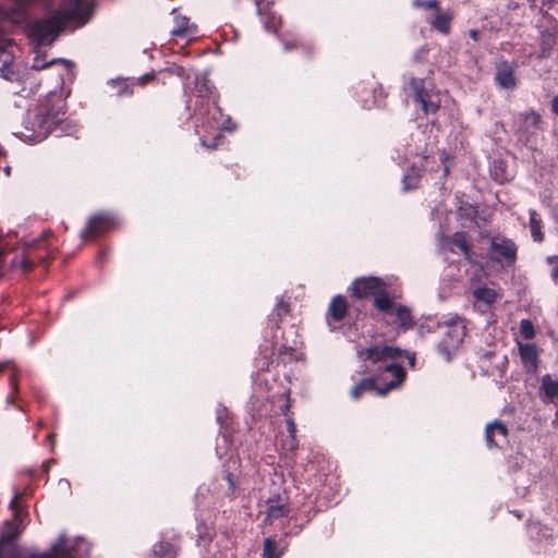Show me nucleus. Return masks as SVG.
Returning <instances> with one entry per match:
<instances>
[{
    "label": "nucleus",
    "instance_id": "nucleus-38",
    "mask_svg": "<svg viewBox=\"0 0 558 558\" xmlns=\"http://www.w3.org/2000/svg\"><path fill=\"white\" fill-rule=\"evenodd\" d=\"M153 76L151 75H144L142 76L141 78H138V84H144L146 83L148 80H150Z\"/></svg>",
    "mask_w": 558,
    "mask_h": 558
},
{
    "label": "nucleus",
    "instance_id": "nucleus-41",
    "mask_svg": "<svg viewBox=\"0 0 558 558\" xmlns=\"http://www.w3.org/2000/svg\"><path fill=\"white\" fill-rule=\"evenodd\" d=\"M294 46H295L294 44H293L292 46H290V44H289V43H286V44H284V49H286V50H290V49H292V47H294Z\"/></svg>",
    "mask_w": 558,
    "mask_h": 558
},
{
    "label": "nucleus",
    "instance_id": "nucleus-49",
    "mask_svg": "<svg viewBox=\"0 0 558 558\" xmlns=\"http://www.w3.org/2000/svg\"><path fill=\"white\" fill-rule=\"evenodd\" d=\"M409 363H410L411 365H413V364H414V356L410 357Z\"/></svg>",
    "mask_w": 558,
    "mask_h": 558
},
{
    "label": "nucleus",
    "instance_id": "nucleus-48",
    "mask_svg": "<svg viewBox=\"0 0 558 558\" xmlns=\"http://www.w3.org/2000/svg\"><path fill=\"white\" fill-rule=\"evenodd\" d=\"M217 420H218L219 422H221V423H222V415H221V413H220V412H218Z\"/></svg>",
    "mask_w": 558,
    "mask_h": 558
},
{
    "label": "nucleus",
    "instance_id": "nucleus-40",
    "mask_svg": "<svg viewBox=\"0 0 558 558\" xmlns=\"http://www.w3.org/2000/svg\"><path fill=\"white\" fill-rule=\"evenodd\" d=\"M9 366H10V363H3V364H0V373H2V372H3V369H4L5 367H9Z\"/></svg>",
    "mask_w": 558,
    "mask_h": 558
},
{
    "label": "nucleus",
    "instance_id": "nucleus-25",
    "mask_svg": "<svg viewBox=\"0 0 558 558\" xmlns=\"http://www.w3.org/2000/svg\"><path fill=\"white\" fill-rule=\"evenodd\" d=\"M523 124L526 131L538 129L541 124V117L536 112H526L522 116Z\"/></svg>",
    "mask_w": 558,
    "mask_h": 558
},
{
    "label": "nucleus",
    "instance_id": "nucleus-45",
    "mask_svg": "<svg viewBox=\"0 0 558 558\" xmlns=\"http://www.w3.org/2000/svg\"><path fill=\"white\" fill-rule=\"evenodd\" d=\"M7 402H8V403H12V402H13V397H12L11 395H9V396L7 397Z\"/></svg>",
    "mask_w": 558,
    "mask_h": 558
},
{
    "label": "nucleus",
    "instance_id": "nucleus-5",
    "mask_svg": "<svg viewBox=\"0 0 558 558\" xmlns=\"http://www.w3.org/2000/svg\"><path fill=\"white\" fill-rule=\"evenodd\" d=\"M442 338L438 343L440 354L447 361L459 350L465 336V325L460 317H454L444 325Z\"/></svg>",
    "mask_w": 558,
    "mask_h": 558
},
{
    "label": "nucleus",
    "instance_id": "nucleus-19",
    "mask_svg": "<svg viewBox=\"0 0 558 558\" xmlns=\"http://www.w3.org/2000/svg\"><path fill=\"white\" fill-rule=\"evenodd\" d=\"M452 14L449 11H438L432 22V26L442 34H448L450 31Z\"/></svg>",
    "mask_w": 558,
    "mask_h": 558
},
{
    "label": "nucleus",
    "instance_id": "nucleus-22",
    "mask_svg": "<svg viewBox=\"0 0 558 558\" xmlns=\"http://www.w3.org/2000/svg\"><path fill=\"white\" fill-rule=\"evenodd\" d=\"M154 556L156 558H175L177 548L168 543H158L154 546Z\"/></svg>",
    "mask_w": 558,
    "mask_h": 558
},
{
    "label": "nucleus",
    "instance_id": "nucleus-13",
    "mask_svg": "<svg viewBox=\"0 0 558 558\" xmlns=\"http://www.w3.org/2000/svg\"><path fill=\"white\" fill-rule=\"evenodd\" d=\"M440 247L442 251L460 252L465 257H469V246L466 236L463 232H457L451 240L444 236L440 239Z\"/></svg>",
    "mask_w": 558,
    "mask_h": 558
},
{
    "label": "nucleus",
    "instance_id": "nucleus-46",
    "mask_svg": "<svg viewBox=\"0 0 558 558\" xmlns=\"http://www.w3.org/2000/svg\"><path fill=\"white\" fill-rule=\"evenodd\" d=\"M471 36L476 39L477 37V32L476 31H471Z\"/></svg>",
    "mask_w": 558,
    "mask_h": 558
},
{
    "label": "nucleus",
    "instance_id": "nucleus-51",
    "mask_svg": "<svg viewBox=\"0 0 558 558\" xmlns=\"http://www.w3.org/2000/svg\"><path fill=\"white\" fill-rule=\"evenodd\" d=\"M444 173H445V174H447V173H448V167H447V166H445V167H444Z\"/></svg>",
    "mask_w": 558,
    "mask_h": 558
},
{
    "label": "nucleus",
    "instance_id": "nucleus-43",
    "mask_svg": "<svg viewBox=\"0 0 558 558\" xmlns=\"http://www.w3.org/2000/svg\"><path fill=\"white\" fill-rule=\"evenodd\" d=\"M227 478H228V482H229L230 486H231V487H233V482H232V480H231V475H230V474H228V475H227Z\"/></svg>",
    "mask_w": 558,
    "mask_h": 558
},
{
    "label": "nucleus",
    "instance_id": "nucleus-4",
    "mask_svg": "<svg viewBox=\"0 0 558 558\" xmlns=\"http://www.w3.org/2000/svg\"><path fill=\"white\" fill-rule=\"evenodd\" d=\"M375 307L383 315L386 324H397L400 331L410 329L414 324L410 310L396 304L390 298L377 299Z\"/></svg>",
    "mask_w": 558,
    "mask_h": 558
},
{
    "label": "nucleus",
    "instance_id": "nucleus-36",
    "mask_svg": "<svg viewBox=\"0 0 558 558\" xmlns=\"http://www.w3.org/2000/svg\"><path fill=\"white\" fill-rule=\"evenodd\" d=\"M414 4L416 7H424L426 9H432V8H435L437 5V1L436 0H428L426 2H421V1L415 0Z\"/></svg>",
    "mask_w": 558,
    "mask_h": 558
},
{
    "label": "nucleus",
    "instance_id": "nucleus-42",
    "mask_svg": "<svg viewBox=\"0 0 558 558\" xmlns=\"http://www.w3.org/2000/svg\"><path fill=\"white\" fill-rule=\"evenodd\" d=\"M3 171H4L5 175H10V173H11V168H10V167H5V168L3 169Z\"/></svg>",
    "mask_w": 558,
    "mask_h": 558
},
{
    "label": "nucleus",
    "instance_id": "nucleus-24",
    "mask_svg": "<svg viewBox=\"0 0 558 558\" xmlns=\"http://www.w3.org/2000/svg\"><path fill=\"white\" fill-rule=\"evenodd\" d=\"M282 555V550L278 549L275 542L271 538H266L264 542L263 558H279Z\"/></svg>",
    "mask_w": 558,
    "mask_h": 558
},
{
    "label": "nucleus",
    "instance_id": "nucleus-33",
    "mask_svg": "<svg viewBox=\"0 0 558 558\" xmlns=\"http://www.w3.org/2000/svg\"><path fill=\"white\" fill-rule=\"evenodd\" d=\"M287 313H288V305L284 304L283 302H279L274 310L272 316L281 317V316L286 315Z\"/></svg>",
    "mask_w": 558,
    "mask_h": 558
},
{
    "label": "nucleus",
    "instance_id": "nucleus-14",
    "mask_svg": "<svg viewBox=\"0 0 558 558\" xmlns=\"http://www.w3.org/2000/svg\"><path fill=\"white\" fill-rule=\"evenodd\" d=\"M174 27L171 33L174 36L191 37L196 34V26L190 24L189 19L181 15L174 16Z\"/></svg>",
    "mask_w": 558,
    "mask_h": 558
},
{
    "label": "nucleus",
    "instance_id": "nucleus-23",
    "mask_svg": "<svg viewBox=\"0 0 558 558\" xmlns=\"http://www.w3.org/2000/svg\"><path fill=\"white\" fill-rule=\"evenodd\" d=\"M376 390V384L373 378H367L361 380L359 384H356L351 389V396L354 399H357L364 393L365 391Z\"/></svg>",
    "mask_w": 558,
    "mask_h": 558
},
{
    "label": "nucleus",
    "instance_id": "nucleus-44",
    "mask_svg": "<svg viewBox=\"0 0 558 558\" xmlns=\"http://www.w3.org/2000/svg\"><path fill=\"white\" fill-rule=\"evenodd\" d=\"M256 5L258 8V13L262 14L260 2L258 0H256Z\"/></svg>",
    "mask_w": 558,
    "mask_h": 558
},
{
    "label": "nucleus",
    "instance_id": "nucleus-11",
    "mask_svg": "<svg viewBox=\"0 0 558 558\" xmlns=\"http://www.w3.org/2000/svg\"><path fill=\"white\" fill-rule=\"evenodd\" d=\"M485 438L488 447H500L507 442L508 428L500 421L486 425Z\"/></svg>",
    "mask_w": 558,
    "mask_h": 558
},
{
    "label": "nucleus",
    "instance_id": "nucleus-39",
    "mask_svg": "<svg viewBox=\"0 0 558 558\" xmlns=\"http://www.w3.org/2000/svg\"><path fill=\"white\" fill-rule=\"evenodd\" d=\"M130 94H131V92H130L128 88H125V89H124V90H122V92H119V96L130 95Z\"/></svg>",
    "mask_w": 558,
    "mask_h": 558
},
{
    "label": "nucleus",
    "instance_id": "nucleus-1",
    "mask_svg": "<svg viewBox=\"0 0 558 558\" xmlns=\"http://www.w3.org/2000/svg\"><path fill=\"white\" fill-rule=\"evenodd\" d=\"M402 351L397 347L375 345L365 352L360 351L359 356L364 361L367 372L374 373L378 395H386L401 386L405 379L403 367L397 362Z\"/></svg>",
    "mask_w": 558,
    "mask_h": 558
},
{
    "label": "nucleus",
    "instance_id": "nucleus-10",
    "mask_svg": "<svg viewBox=\"0 0 558 558\" xmlns=\"http://www.w3.org/2000/svg\"><path fill=\"white\" fill-rule=\"evenodd\" d=\"M495 81L500 88L513 89L517 86V76L514 68L507 61H500L496 64Z\"/></svg>",
    "mask_w": 558,
    "mask_h": 558
},
{
    "label": "nucleus",
    "instance_id": "nucleus-29",
    "mask_svg": "<svg viewBox=\"0 0 558 558\" xmlns=\"http://www.w3.org/2000/svg\"><path fill=\"white\" fill-rule=\"evenodd\" d=\"M288 510L284 505L270 506L267 510L268 519H278L287 514Z\"/></svg>",
    "mask_w": 558,
    "mask_h": 558
},
{
    "label": "nucleus",
    "instance_id": "nucleus-7",
    "mask_svg": "<svg viewBox=\"0 0 558 558\" xmlns=\"http://www.w3.org/2000/svg\"><path fill=\"white\" fill-rule=\"evenodd\" d=\"M353 295L357 299L368 296L374 298V302L379 298H389L386 294V283L376 277H363L356 279L351 287Z\"/></svg>",
    "mask_w": 558,
    "mask_h": 558
},
{
    "label": "nucleus",
    "instance_id": "nucleus-30",
    "mask_svg": "<svg viewBox=\"0 0 558 558\" xmlns=\"http://www.w3.org/2000/svg\"><path fill=\"white\" fill-rule=\"evenodd\" d=\"M546 260L549 265H553L550 276L558 283V256H548Z\"/></svg>",
    "mask_w": 558,
    "mask_h": 558
},
{
    "label": "nucleus",
    "instance_id": "nucleus-17",
    "mask_svg": "<svg viewBox=\"0 0 558 558\" xmlns=\"http://www.w3.org/2000/svg\"><path fill=\"white\" fill-rule=\"evenodd\" d=\"M347 310L345 299L341 295H336L330 302L328 314L333 320L340 322L345 316Z\"/></svg>",
    "mask_w": 558,
    "mask_h": 558
},
{
    "label": "nucleus",
    "instance_id": "nucleus-3",
    "mask_svg": "<svg viewBox=\"0 0 558 558\" xmlns=\"http://www.w3.org/2000/svg\"><path fill=\"white\" fill-rule=\"evenodd\" d=\"M59 114V111L52 113L44 108L29 112L20 132L21 138L29 144L44 141L53 126L61 122Z\"/></svg>",
    "mask_w": 558,
    "mask_h": 558
},
{
    "label": "nucleus",
    "instance_id": "nucleus-2",
    "mask_svg": "<svg viewBox=\"0 0 558 558\" xmlns=\"http://www.w3.org/2000/svg\"><path fill=\"white\" fill-rule=\"evenodd\" d=\"M20 531H9L5 532L0 537V558H74L76 556H80V547L82 545H85V542L83 538H76L73 541H69L65 536V534H60L59 539L56 544H53L48 553H41V554H35V553H28V554H22V553H11L7 556L2 555V551L4 550L5 546L11 543Z\"/></svg>",
    "mask_w": 558,
    "mask_h": 558
},
{
    "label": "nucleus",
    "instance_id": "nucleus-28",
    "mask_svg": "<svg viewBox=\"0 0 558 558\" xmlns=\"http://www.w3.org/2000/svg\"><path fill=\"white\" fill-rule=\"evenodd\" d=\"M196 88L202 98L207 97L211 93V87L205 77L196 78Z\"/></svg>",
    "mask_w": 558,
    "mask_h": 558
},
{
    "label": "nucleus",
    "instance_id": "nucleus-6",
    "mask_svg": "<svg viewBox=\"0 0 558 558\" xmlns=\"http://www.w3.org/2000/svg\"><path fill=\"white\" fill-rule=\"evenodd\" d=\"M213 101V109L210 112V119L202 124V130H199V126H196V132L202 135V144L203 146L207 148H215L218 146V136L215 137V141L213 143L208 142L206 138V133L217 132L219 130H227L231 131L233 130V126H231V122L229 119L223 120L222 113L220 109L216 106L215 99H211Z\"/></svg>",
    "mask_w": 558,
    "mask_h": 558
},
{
    "label": "nucleus",
    "instance_id": "nucleus-15",
    "mask_svg": "<svg viewBox=\"0 0 558 558\" xmlns=\"http://www.w3.org/2000/svg\"><path fill=\"white\" fill-rule=\"evenodd\" d=\"M111 223V219L108 215H97L90 218L86 230L83 232V236L87 234H97L105 231Z\"/></svg>",
    "mask_w": 558,
    "mask_h": 558
},
{
    "label": "nucleus",
    "instance_id": "nucleus-50",
    "mask_svg": "<svg viewBox=\"0 0 558 558\" xmlns=\"http://www.w3.org/2000/svg\"><path fill=\"white\" fill-rule=\"evenodd\" d=\"M60 485H69L68 481H60Z\"/></svg>",
    "mask_w": 558,
    "mask_h": 558
},
{
    "label": "nucleus",
    "instance_id": "nucleus-12",
    "mask_svg": "<svg viewBox=\"0 0 558 558\" xmlns=\"http://www.w3.org/2000/svg\"><path fill=\"white\" fill-rule=\"evenodd\" d=\"M499 298L495 289L478 287L473 291L474 307L481 312L487 311Z\"/></svg>",
    "mask_w": 558,
    "mask_h": 558
},
{
    "label": "nucleus",
    "instance_id": "nucleus-20",
    "mask_svg": "<svg viewBox=\"0 0 558 558\" xmlns=\"http://www.w3.org/2000/svg\"><path fill=\"white\" fill-rule=\"evenodd\" d=\"M490 174L500 183L511 179L512 174L501 160H494L490 167Z\"/></svg>",
    "mask_w": 558,
    "mask_h": 558
},
{
    "label": "nucleus",
    "instance_id": "nucleus-37",
    "mask_svg": "<svg viewBox=\"0 0 558 558\" xmlns=\"http://www.w3.org/2000/svg\"><path fill=\"white\" fill-rule=\"evenodd\" d=\"M287 428L290 437H295V424L291 418L287 420Z\"/></svg>",
    "mask_w": 558,
    "mask_h": 558
},
{
    "label": "nucleus",
    "instance_id": "nucleus-31",
    "mask_svg": "<svg viewBox=\"0 0 558 558\" xmlns=\"http://www.w3.org/2000/svg\"><path fill=\"white\" fill-rule=\"evenodd\" d=\"M282 449L287 452H293L298 448V442L295 437L287 436V439L282 441Z\"/></svg>",
    "mask_w": 558,
    "mask_h": 558
},
{
    "label": "nucleus",
    "instance_id": "nucleus-32",
    "mask_svg": "<svg viewBox=\"0 0 558 558\" xmlns=\"http://www.w3.org/2000/svg\"><path fill=\"white\" fill-rule=\"evenodd\" d=\"M418 177L416 173H408L403 177V189L409 190L417 183Z\"/></svg>",
    "mask_w": 558,
    "mask_h": 558
},
{
    "label": "nucleus",
    "instance_id": "nucleus-8",
    "mask_svg": "<svg viewBox=\"0 0 558 558\" xmlns=\"http://www.w3.org/2000/svg\"><path fill=\"white\" fill-rule=\"evenodd\" d=\"M422 82L417 80L411 81L412 89L415 94L417 101L421 102L423 110L426 113H434L440 107V95L434 90H427L424 87H421Z\"/></svg>",
    "mask_w": 558,
    "mask_h": 558
},
{
    "label": "nucleus",
    "instance_id": "nucleus-47",
    "mask_svg": "<svg viewBox=\"0 0 558 558\" xmlns=\"http://www.w3.org/2000/svg\"><path fill=\"white\" fill-rule=\"evenodd\" d=\"M546 3L548 4H554L555 2H557V0H544Z\"/></svg>",
    "mask_w": 558,
    "mask_h": 558
},
{
    "label": "nucleus",
    "instance_id": "nucleus-21",
    "mask_svg": "<svg viewBox=\"0 0 558 558\" xmlns=\"http://www.w3.org/2000/svg\"><path fill=\"white\" fill-rule=\"evenodd\" d=\"M542 220L538 218L535 210H530V230L534 241L541 242L544 239L542 232Z\"/></svg>",
    "mask_w": 558,
    "mask_h": 558
},
{
    "label": "nucleus",
    "instance_id": "nucleus-16",
    "mask_svg": "<svg viewBox=\"0 0 558 558\" xmlns=\"http://www.w3.org/2000/svg\"><path fill=\"white\" fill-rule=\"evenodd\" d=\"M558 396V381L554 380L549 375H545L542 379L541 397L545 402H553Z\"/></svg>",
    "mask_w": 558,
    "mask_h": 558
},
{
    "label": "nucleus",
    "instance_id": "nucleus-27",
    "mask_svg": "<svg viewBox=\"0 0 558 558\" xmlns=\"http://www.w3.org/2000/svg\"><path fill=\"white\" fill-rule=\"evenodd\" d=\"M29 255L24 252L21 255H16L12 260V266L15 268H22L23 270L31 269L32 265L28 262Z\"/></svg>",
    "mask_w": 558,
    "mask_h": 558
},
{
    "label": "nucleus",
    "instance_id": "nucleus-34",
    "mask_svg": "<svg viewBox=\"0 0 558 558\" xmlns=\"http://www.w3.org/2000/svg\"><path fill=\"white\" fill-rule=\"evenodd\" d=\"M277 17L276 16H271L270 20H266V17H264V25H265V28L268 31V32H276L277 31V27H276V24H277Z\"/></svg>",
    "mask_w": 558,
    "mask_h": 558
},
{
    "label": "nucleus",
    "instance_id": "nucleus-35",
    "mask_svg": "<svg viewBox=\"0 0 558 558\" xmlns=\"http://www.w3.org/2000/svg\"><path fill=\"white\" fill-rule=\"evenodd\" d=\"M12 376L10 378V387L17 392V369L15 366H12Z\"/></svg>",
    "mask_w": 558,
    "mask_h": 558
},
{
    "label": "nucleus",
    "instance_id": "nucleus-18",
    "mask_svg": "<svg viewBox=\"0 0 558 558\" xmlns=\"http://www.w3.org/2000/svg\"><path fill=\"white\" fill-rule=\"evenodd\" d=\"M518 345H519V353H520L521 360H522L523 364L525 365V367L534 368L536 366V359H537L535 345L532 343L523 344L521 342H518Z\"/></svg>",
    "mask_w": 558,
    "mask_h": 558
},
{
    "label": "nucleus",
    "instance_id": "nucleus-9",
    "mask_svg": "<svg viewBox=\"0 0 558 558\" xmlns=\"http://www.w3.org/2000/svg\"><path fill=\"white\" fill-rule=\"evenodd\" d=\"M517 248L512 241L496 238L490 244V256L500 264L510 265L515 259Z\"/></svg>",
    "mask_w": 558,
    "mask_h": 558
},
{
    "label": "nucleus",
    "instance_id": "nucleus-26",
    "mask_svg": "<svg viewBox=\"0 0 558 558\" xmlns=\"http://www.w3.org/2000/svg\"><path fill=\"white\" fill-rule=\"evenodd\" d=\"M519 333L522 338L526 339V340H531L534 338L535 336V329H534V326L533 324L531 323V320L529 319H522L520 322V328H519Z\"/></svg>",
    "mask_w": 558,
    "mask_h": 558
}]
</instances>
